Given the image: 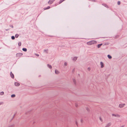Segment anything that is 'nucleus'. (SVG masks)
I'll list each match as a JSON object with an SVG mask.
<instances>
[{
  "label": "nucleus",
  "instance_id": "obj_13",
  "mask_svg": "<svg viewBox=\"0 0 127 127\" xmlns=\"http://www.w3.org/2000/svg\"><path fill=\"white\" fill-rule=\"evenodd\" d=\"M55 72L57 74H58L59 73V71L57 70H55Z\"/></svg>",
  "mask_w": 127,
  "mask_h": 127
},
{
  "label": "nucleus",
  "instance_id": "obj_18",
  "mask_svg": "<svg viewBox=\"0 0 127 127\" xmlns=\"http://www.w3.org/2000/svg\"><path fill=\"white\" fill-rule=\"evenodd\" d=\"M11 38L13 40L14 39H15V37L13 36H12L11 37Z\"/></svg>",
  "mask_w": 127,
  "mask_h": 127
},
{
  "label": "nucleus",
  "instance_id": "obj_8",
  "mask_svg": "<svg viewBox=\"0 0 127 127\" xmlns=\"http://www.w3.org/2000/svg\"><path fill=\"white\" fill-rule=\"evenodd\" d=\"M50 8V7L49 6H48L47 8H44V10H45L47 9H49Z\"/></svg>",
  "mask_w": 127,
  "mask_h": 127
},
{
  "label": "nucleus",
  "instance_id": "obj_1",
  "mask_svg": "<svg viewBox=\"0 0 127 127\" xmlns=\"http://www.w3.org/2000/svg\"><path fill=\"white\" fill-rule=\"evenodd\" d=\"M96 42L95 40H93L89 41L87 42V44L88 45H91L96 43Z\"/></svg>",
  "mask_w": 127,
  "mask_h": 127
},
{
  "label": "nucleus",
  "instance_id": "obj_17",
  "mask_svg": "<svg viewBox=\"0 0 127 127\" xmlns=\"http://www.w3.org/2000/svg\"><path fill=\"white\" fill-rule=\"evenodd\" d=\"M15 96V95H11V97H13Z\"/></svg>",
  "mask_w": 127,
  "mask_h": 127
},
{
  "label": "nucleus",
  "instance_id": "obj_25",
  "mask_svg": "<svg viewBox=\"0 0 127 127\" xmlns=\"http://www.w3.org/2000/svg\"><path fill=\"white\" fill-rule=\"evenodd\" d=\"M112 115H113V116H114V114H113Z\"/></svg>",
  "mask_w": 127,
  "mask_h": 127
},
{
  "label": "nucleus",
  "instance_id": "obj_19",
  "mask_svg": "<svg viewBox=\"0 0 127 127\" xmlns=\"http://www.w3.org/2000/svg\"><path fill=\"white\" fill-rule=\"evenodd\" d=\"M4 92H2L1 93H0V95H3L4 94Z\"/></svg>",
  "mask_w": 127,
  "mask_h": 127
},
{
  "label": "nucleus",
  "instance_id": "obj_14",
  "mask_svg": "<svg viewBox=\"0 0 127 127\" xmlns=\"http://www.w3.org/2000/svg\"><path fill=\"white\" fill-rule=\"evenodd\" d=\"M19 36V35L18 34H16L15 36L16 38H17Z\"/></svg>",
  "mask_w": 127,
  "mask_h": 127
},
{
  "label": "nucleus",
  "instance_id": "obj_10",
  "mask_svg": "<svg viewBox=\"0 0 127 127\" xmlns=\"http://www.w3.org/2000/svg\"><path fill=\"white\" fill-rule=\"evenodd\" d=\"M77 59V58L76 57H74L73 59V60L74 61H76Z\"/></svg>",
  "mask_w": 127,
  "mask_h": 127
},
{
  "label": "nucleus",
  "instance_id": "obj_5",
  "mask_svg": "<svg viewBox=\"0 0 127 127\" xmlns=\"http://www.w3.org/2000/svg\"><path fill=\"white\" fill-rule=\"evenodd\" d=\"M15 85L16 86H18L20 85V84L17 82H16L15 83Z\"/></svg>",
  "mask_w": 127,
  "mask_h": 127
},
{
  "label": "nucleus",
  "instance_id": "obj_2",
  "mask_svg": "<svg viewBox=\"0 0 127 127\" xmlns=\"http://www.w3.org/2000/svg\"><path fill=\"white\" fill-rule=\"evenodd\" d=\"M23 55V54L21 53H18L16 54L17 57H19L22 56Z\"/></svg>",
  "mask_w": 127,
  "mask_h": 127
},
{
  "label": "nucleus",
  "instance_id": "obj_7",
  "mask_svg": "<svg viewBox=\"0 0 127 127\" xmlns=\"http://www.w3.org/2000/svg\"><path fill=\"white\" fill-rule=\"evenodd\" d=\"M100 64L101 65V68H102L103 67V63L102 62H101L100 63Z\"/></svg>",
  "mask_w": 127,
  "mask_h": 127
},
{
  "label": "nucleus",
  "instance_id": "obj_11",
  "mask_svg": "<svg viewBox=\"0 0 127 127\" xmlns=\"http://www.w3.org/2000/svg\"><path fill=\"white\" fill-rule=\"evenodd\" d=\"M108 58L109 59H111L112 58V57L109 55H108L107 56Z\"/></svg>",
  "mask_w": 127,
  "mask_h": 127
},
{
  "label": "nucleus",
  "instance_id": "obj_9",
  "mask_svg": "<svg viewBox=\"0 0 127 127\" xmlns=\"http://www.w3.org/2000/svg\"><path fill=\"white\" fill-rule=\"evenodd\" d=\"M102 45V44H98L97 45V47L98 48H99Z\"/></svg>",
  "mask_w": 127,
  "mask_h": 127
},
{
  "label": "nucleus",
  "instance_id": "obj_21",
  "mask_svg": "<svg viewBox=\"0 0 127 127\" xmlns=\"http://www.w3.org/2000/svg\"><path fill=\"white\" fill-rule=\"evenodd\" d=\"M67 63H65L64 64L65 65H67Z\"/></svg>",
  "mask_w": 127,
  "mask_h": 127
},
{
  "label": "nucleus",
  "instance_id": "obj_22",
  "mask_svg": "<svg viewBox=\"0 0 127 127\" xmlns=\"http://www.w3.org/2000/svg\"><path fill=\"white\" fill-rule=\"evenodd\" d=\"M88 70H90V68H88Z\"/></svg>",
  "mask_w": 127,
  "mask_h": 127
},
{
  "label": "nucleus",
  "instance_id": "obj_12",
  "mask_svg": "<svg viewBox=\"0 0 127 127\" xmlns=\"http://www.w3.org/2000/svg\"><path fill=\"white\" fill-rule=\"evenodd\" d=\"M23 50L24 51H27V49L25 48H23Z\"/></svg>",
  "mask_w": 127,
  "mask_h": 127
},
{
  "label": "nucleus",
  "instance_id": "obj_16",
  "mask_svg": "<svg viewBox=\"0 0 127 127\" xmlns=\"http://www.w3.org/2000/svg\"><path fill=\"white\" fill-rule=\"evenodd\" d=\"M18 45L19 46H20L21 45V43L20 42H19L18 44Z\"/></svg>",
  "mask_w": 127,
  "mask_h": 127
},
{
  "label": "nucleus",
  "instance_id": "obj_20",
  "mask_svg": "<svg viewBox=\"0 0 127 127\" xmlns=\"http://www.w3.org/2000/svg\"><path fill=\"white\" fill-rule=\"evenodd\" d=\"M117 3H118V5H120V1H118V2Z\"/></svg>",
  "mask_w": 127,
  "mask_h": 127
},
{
  "label": "nucleus",
  "instance_id": "obj_23",
  "mask_svg": "<svg viewBox=\"0 0 127 127\" xmlns=\"http://www.w3.org/2000/svg\"><path fill=\"white\" fill-rule=\"evenodd\" d=\"M37 55L38 56H39V55Z\"/></svg>",
  "mask_w": 127,
  "mask_h": 127
},
{
  "label": "nucleus",
  "instance_id": "obj_4",
  "mask_svg": "<svg viewBox=\"0 0 127 127\" xmlns=\"http://www.w3.org/2000/svg\"><path fill=\"white\" fill-rule=\"evenodd\" d=\"M10 75L11 76V77L12 78H14V76L13 75V74L12 73V72H11L10 73Z\"/></svg>",
  "mask_w": 127,
  "mask_h": 127
},
{
  "label": "nucleus",
  "instance_id": "obj_3",
  "mask_svg": "<svg viewBox=\"0 0 127 127\" xmlns=\"http://www.w3.org/2000/svg\"><path fill=\"white\" fill-rule=\"evenodd\" d=\"M55 0H50L48 2V3L49 4H52Z\"/></svg>",
  "mask_w": 127,
  "mask_h": 127
},
{
  "label": "nucleus",
  "instance_id": "obj_24",
  "mask_svg": "<svg viewBox=\"0 0 127 127\" xmlns=\"http://www.w3.org/2000/svg\"><path fill=\"white\" fill-rule=\"evenodd\" d=\"M100 120L101 121V118H100Z\"/></svg>",
  "mask_w": 127,
  "mask_h": 127
},
{
  "label": "nucleus",
  "instance_id": "obj_6",
  "mask_svg": "<svg viewBox=\"0 0 127 127\" xmlns=\"http://www.w3.org/2000/svg\"><path fill=\"white\" fill-rule=\"evenodd\" d=\"M124 104H120L119 105V107L120 108L124 106Z\"/></svg>",
  "mask_w": 127,
  "mask_h": 127
},
{
  "label": "nucleus",
  "instance_id": "obj_15",
  "mask_svg": "<svg viewBox=\"0 0 127 127\" xmlns=\"http://www.w3.org/2000/svg\"><path fill=\"white\" fill-rule=\"evenodd\" d=\"M48 66L49 67V68H52V66L50 65H48Z\"/></svg>",
  "mask_w": 127,
  "mask_h": 127
}]
</instances>
